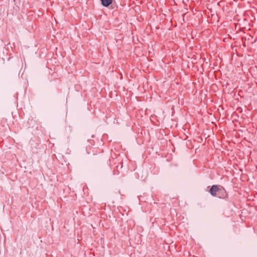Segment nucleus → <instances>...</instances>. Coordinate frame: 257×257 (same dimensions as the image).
<instances>
[{"mask_svg": "<svg viewBox=\"0 0 257 257\" xmlns=\"http://www.w3.org/2000/svg\"><path fill=\"white\" fill-rule=\"evenodd\" d=\"M210 193L213 196L223 198L225 196V191L223 187L217 185H213L209 190Z\"/></svg>", "mask_w": 257, "mask_h": 257, "instance_id": "obj_1", "label": "nucleus"}, {"mask_svg": "<svg viewBox=\"0 0 257 257\" xmlns=\"http://www.w3.org/2000/svg\"><path fill=\"white\" fill-rule=\"evenodd\" d=\"M102 5L104 7H108L112 2V0H101Z\"/></svg>", "mask_w": 257, "mask_h": 257, "instance_id": "obj_2", "label": "nucleus"}]
</instances>
